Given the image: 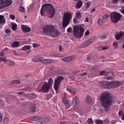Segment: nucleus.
Here are the masks:
<instances>
[{"instance_id": "f257e3e1", "label": "nucleus", "mask_w": 124, "mask_h": 124, "mask_svg": "<svg viewBox=\"0 0 124 124\" xmlns=\"http://www.w3.org/2000/svg\"><path fill=\"white\" fill-rule=\"evenodd\" d=\"M101 105L104 108L105 111H107L109 107L111 106L113 101L112 95L108 93H102L100 96Z\"/></svg>"}, {"instance_id": "f03ea898", "label": "nucleus", "mask_w": 124, "mask_h": 124, "mask_svg": "<svg viewBox=\"0 0 124 124\" xmlns=\"http://www.w3.org/2000/svg\"><path fill=\"white\" fill-rule=\"evenodd\" d=\"M46 12H48V17L51 18L53 17L55 13V9L52 4H44L42 6L40 10L41 16L44 15V13Z\"/></svg>"}, {"instance_id": "7ed1b4c3", "label": "nucleus", "mask_w": 124, "mask_h": 124, "mask_svg": "<svg viewBox=\"0 0 124 124\" xmlns=\"http://www.w3.org/2000/svg\"><path fill=\"white\" fill-rule=\"evenodd\" d=\"M43 31L44 34L52 37H56L59 34V31L53 25L45 26L43 28Z\"/></svg>"}, {"instance_id": "20e7f679", "label": "nucleus", "mask_w": 124, "mask_h": 124, "mask_svg": "<svg viewBox=\"0 0 124 124\" xmlns=\"http://www.w3.org/2000/svg\"><path fill=\"white\" fill-rule=\"evenodd\" d=\"M84 32V29L82 26L79 27L76 26L74 27V35L77 38H81Z\"/></svg>"}, {"instance_id": "39448f33", "label": "nucleus", "mask_w": 124, "mask_h": 124, "mask_svg": "<svg viewBox=\"0 0 124 124\" xmlns=\"http://www.w3.org/2000/svg\"><path fill=\"white\" fill-rule=\"evenodd\" d=\"M39 120L38 124H46L50 121V118L48 117L36 116H34V121Z\"/></svg>"}, {"instance_id": "423d86ee", "label": "nucleus", "mask_w": 124, "mask_h": 124, "mask_svg": "<svg viewBox=\"0 0 124 124\" xmlns=\"http://www.w3.org/2000/svg\"><path fill=\"white\" fill-rule=\"evenodd\" d=\"M71 14L70 13H65L64 14L63 18L62 25L63 28H65L69 24L71 18Z\"/></svg>"}, {"instance_id": "0eeeda50", "label": "nucleus", "mask_w": 124, "mask_h": 124, "mask_svg": "<svg viewBox=\"0 0 124 124\" xmlns=\"http://www.w3.org/2000/svg\"><path fill=\"white\" fill-rule=\"evenodd\" d=\"M0 61L4 62L7 61V64L10 66H13L15 64L14 61L7 60L4 54V51H2L0 53Z\"/></svg>"}, {"instance_id": "6e6552de", "label": "nucleus", "mask_w": 124, "mask_h": 124, "mask_svg": "<svg viewBox=\"0 0 124 124\" xmlns=\"http://www.w3.org/2000/svg\"><path fill=\"white\" fill-rule=\"evenodd\" d=\"M121 15L120 14L114 12L111 14L110 20L113 22L116 23L121 19Z\"/></svg>"}, {"instance_id": "1a4fd4ad", "label": "nucleus", "mask_w": 124, "mask_h": 124, "mask_svg": "<svg viewBox=\"0 0 124 124\" xmlns=\"http://www.w3.org/2000/svg\"><path fill=\"white\" fill-rule=\"evenodd\" d=\"M63 79H64V78L63 77L60 76L57 77L55 79V83L54 84V88L55 90H58L60 83Z\"/></svg>"}, {"instance_id": "9d476101", "label": "nucleus", "mask_w": 124, "mask_h": 124, "mask_svg": "<svg viewBox=\"0 0 124 124\" xmlns=\"http://www.w3.org/2000/svg\"><path fill=\"white\" fill-rule=\"evenodd\" d=\"M50 85L46 82L42 86L41 89H40V86L38 87L37 90L39 92L46 93L48 92L50 88Z\"/></svg>"}, {"instance_id": "9b49d317", "label": "nucleus", "mask_w": 124, "mask_h": 124, "mask_svg": "<svg viewBox=\"0 0 124 124\" xmlns=\"http://www.w3.org/2000/svg\"><path fill=\"white\" fill-rule=\"evenodd\" d=\"M32 60L34 62L42 61L43 62L45 63L52 62L53 61L51 59H43V57H35Z\"/></svg>"}, {"instance_id": "f8f14e48", "label": "nucleus", "mask_w": 124, "mask_h": 124, "mask_svg": "<svg viewBox=\"0 0 124 124\" xmlns=\"http://www.w3.org/2000/svg\"><path fill=\"white\" fill-rule=\"evenodd\" d=\"M0 1L1 2V4L3 8L10 5L12 3L11 0H1Z\"/></svg>"}, {"instance_id": "ddd939ff", "label": "nucleus", "mask_w": 124, "mask_h": 124, "mask_svg": "<svg viewBox=\"0 0 124 124\" xmlns=\"http://www.w3.org/2000/svg\"><path fill=\"white\" fill-rule=\"evenodd\" d=\"M109 84L110 88L119 86L120 85V83L118 81H113L110 82Z\"/></svg>"}, {"instance_id": "4468645a", "label": "nucleus", "mask_w": 124, "mask_h": 124, "mask_svg": "<svg viewBox=\"0 0 124 124\" xmlns=\"http://www.w3.org/2000/svg\"><path fill=\"white\" fill-rule=\"evenodd\" d=\"M110 82L105 81L102 82L101 84V86L103 88H110L109 85Z\"/></svg>"}, {"instance_id": "2eb2a0df", "label": "nucleus", "mask_w": 124, "mask_h": 124, "mask_svg": "<svg viewBox=\"0 0 124 124\" xmlns=\"http://www.w3.org/2000/svg\"><path fill=\"white\" fill-rule=\"evenodd\" d=\"M22 29L24 32H29L31 30V29L29 27L25 25H22Z\"/></svg>"}, {"instance_id": "dca6fc26", "label": "nucleus", "mask_w": 124, "mask_h": 124, "mask_svg": "<svg viewBox=\"0 0 124 124\" xmlns=\"http://www.w3.org/2000/svg\"><path fill=\"white\" fill-rule=\"evenodd\" d=\"M63 101L67 108H68L70 107V101L69 100H63Z\"/></svg>"}, {"instance_id": "f3484780", "label": "nucleus", "mask_w": 124, "mask_h": 124, "mask_svg": "<svg viewBox=\"0 0 124 124\" xmlns=\"http://www.w3.org/2000/svg\"><path fill=\"white\" fill-rule=\"evenodd\" d=\"M36 108V105L35 104L31 105L30 108V112L32 113H34L36 112L35 110Z\"/></svg>"}, {"instance_id": "a211bd4d", "label": "nucleus", "mask_w": 124, "mask_h": 124, "mask_svg": "<svg viewBox=\"0 0 124 124\" xmlns=\"http://www.w3.org/2000/svg\"><path fill=\"white\" fill-rule=\"evenodd\" d=\"M67 89L68 91L69 92L71 93H74L75 94L77 92L76 89L68 87L67 88Z\"/></svg>"}, {"instance_id": "6ab92c4d", "label": "nucleus", "mask_w": 124, "mask_h": 124, "mask_svg": "<svg viewBox=\"0 0 124 124\" xmlns=\"http://www.w3.org/2000/svg\"><path fill=\"white\" fill-rule=\"evenodd\" d=\"M5 18H4V16L0 15V24L2 23H5Z\"/></svg>"}, {"instance_id": "aec40b11", "label": "nucleus", "mask_w": 124, "mask_h": 124, "mask_svg": "<svg viewBox=\"0 0 124 124\" xmlns=\"http://www.w3.org/2000/svg\"><path fill=\"white\" fill-rule=\"evenodd\" d=\"M90 44L89 42L88 41H87L85 42L81 45V47H82L83 48L85 47H86L88 46Z\"/></svg>"}, {"instance_id": "412c9836", "label": "nucleus", "mask_w": 124, "mask_h": 124, "mask_svg": "<svg viewBox=\"0 0 124 124\" xmlns=\"http://www.w3.org/2000/svg\"><path fill=\"white\" fill-rule=\"evenodd\" d=\"M82 5V3L81 0L79 1L76 4V7L77 8H80Z\"/></svg>"}, {"instance_id": "4be33fe9", "label": "nucleus", "mask_w": 124, "mask_h": 124, "mask_svg": "<svg viewBox=\"0 0 124 124\" xmlns=\"http://www.w3.org/2000/svg\"><path fill=\"white\" fill-rule=\"evenodd\" d=\"M20 45V43L19 42L15 41L13 42L12 44V47H17Z\"/></svg>"}, {"instance_id": "5701e85b", "label": "nucleus", "mask_w": 124, "mask_h": 124, "mask_svg": "<svg viewBox=\"0 0 124 124\" xmlns=\"http://www.w3.org/2000/svg\"><path fill=\"white\" fill-rule=\"evenodd\" d=\"M123 33L122 32H121L119 34L116 35L115 36L116 39L117 40L119 39L120 38L123 36Z\"/></svg>"}, {"instance_id": "b1692460", "label": "nucleus", "mask_w": 124, "mask_h": 124, "mask_svg": "<svg viewBox=\"0 0 124 124\" xmlns=\"http://www.w3.org/2000/svg\"><path fill=\"white\" fill-rule=\"evenodd\" d=\"M108 74H109L108 72L105 71L104 70L100 72V75H101L107 76Z\"/></svg>"}, {"instance_id": "393cba45", "label": "nucleus", "mask_w": 124, "mask_h": 124, "mask_svg": "<svg viewBox=\"0 0 124 124\" xmlns=\"http://www.w3.org/2000/svg\"><path fill=\"white\" fill-rule=\"evenodd\" d=\"M30 49L31 47L29 46L26 45L23 47L22 48V50L23 51H24L26 50H29Z\"/></svg>"}, {"instance_id": "a878e982", "label": "nucleus", "mask_w": 124, "mask_h": 124, "mask_svg": "<svg viewBox=\"0 0 124 124\" xmlns=\"http://www.w3.org/2000/svg\"><path fill=\"white\" fill-rule=\"evenodd\" d=\"M86 101L88 103H89L92 101V99L91 97L89 95H87L86 98Z\"/></svg>"}, {"instance_id": "bb28decb", "label": "nucleus", "mask_w": 124, "mask_h": 124, "mask_svg": "<svg viewBox=\"0 0 124 124\" xmlns=\"http://www.w3.org/2000/svg\"><path fill=\"white\" fill-rule=\"evenodd\" d=\"M17 25L16 23L13 24L11 26V28L13 31H15L17 30Z\"/></svg>"}, {"instance_id": "cd10ccee", "label": "nucleus", "mask_w": 124, "mask_h": 124, "mask_svg": "<svg viewBox=\"0 0 124 124\" xmlns=\"http://www.w3.org/2000/svg\"><path fill=\"white\" fill-rule=\"evenodd\" d=\"M73 101H75V103L76 104H78L79 100L78 98V96H76L75 98H73Z\"/></svg>"}, {"instance_id": "c85d7f7f", "label": "nucleus", "mask_w": 124, "mask_h": 124, "mask_svg": "<svg viewBox=\"0 0 124 124\" xmlns=\"http://www.w3.org/2000/svg\"><path fill=\"white\" fill-rule=\"evenodd\" d=\"M76 18L79 19L81 18V15L80 12H77L76 13Z\"/></svg>"}, {"instance_id": "c756f323", "label": "nucleus", "mask_w": 124, "mask_h": 124, "mask_svg": "<svg viewBox=\"0 0 124 124\" xmlns=\"http://www.w3.org/2000/svg\"><path fill=\"white\" fill-rule=\"evenodd\" d=\"M95 40V38L92 37L88 41L91 44L92 42H93Z\"/></svg>"}, {"instance_id": "7c9ffc66", "label": "nucleus", "mask_w": 124, "mask_h": 124, "mask_svg": "<svg viewBox=\"0 0 124 124\" xmlns=\"http://www.w3.org/2000/svg\"><path fill=\"white\" fill-rule=\"evenodd\" d=\"M96 124H102L103 121L102 120H96Z\"/></svg>"}, {"instance_id": "2f4dec72", "label": "nucleus", "mask_w": 124, "mask_h": 124, "mask_svg": "<svg viewBox=\"0 0 124 124\" xmlns=\"http://www.w3.org/2000/svg\"><path fill=\"white\" fill-rule=\"evenodd\" d=\"M53 80L51 78H50L48 80V85H52L53 83Z\"/></svg>"}, {"instance_id": "473e14b6", "label": "nucleus", "mask_w": 124, "mask_h": 124, "mask_svg": "<svg viewBox=\"0 0 124 124\" xmlns=\"http://www.w3.org/2000/svg\"><path fill=\"white\" fill-rule=\"evenodd\" d=\"M98 24L100 25H101L103 24V21L102 19L100 18L99 19L98 21Z\"/></svg>"}, {"instance_id": "72a5a7b5", "label": "nucleus", "mask_w": 124, "mask_h": 124, "mask_svg": "<svg viewBox=\"0 0 124 124\" xmlns=\"http://www.w3.org/2000/svg\"><path fill=\"white\" fill-rule=\"evenodd\" d=\"M88 124H93V122L91 118H90L88 120Z\"/></svg>"}, {"instance_id": "f704fd0d", "label": "nucleus", "mask_w": 124, "mask_h": 124, "mask_svg": "<svg viewBox=\"0 0 124 124\" xmlns=\"http://www.w3.org/2000/svg\"><path fill=\"white\" fill-rule=\"evenodd\" d=\"M106 36L105 35H104L101 36L100 38V39H106Z\"/></svg>"}, {"instance_id": "c9c22d12", "label": "nucleus", "mask_w": 124, "mask_h": 124, "mask_svg": "<svg viewBox=\"0 0 124 124\" xmlns=\"http://www.w3.org/2000/svg\"><path fill=\"white\" fill-rule=\"evenodd\" d=\"M20 9L19 10L22 12L24 11L25 10L24 8L23 7L20 6Z\"/></svg>"}, {"instance_id": "e433bc0d", "label": "nucleus", "mask_w": 124, "mask_h": 124, "mask_svg": "<svg viewBox=\"0 0 124 124\" xmlns=\"http://www.w3.org/2000/svg\"><path fill=\"white\" fill-rule=\"evenodd\" d=\"M90 2H88L86 3V5L87 8H88L90 6Z\"/></svg>"}, {"instance_id": "4c0bfd02", "label": "nucleus", "mask_w": 124, "mask_h": 124, "mask_svg": "<svg viewBox=\"0 0 124 124\" xmlns=\"http://www.w3.org/2000/svg\"><path fill=\"white\" fill-rule=\"evenodd\" d=\"M20 82L18 80H16L13 81L12 83L13 84L15 83H20Z\"/></svg>"}, {"instance_id": "58836bf2", "label": "nucleus", "mask_w": 124, "mask_h": 124, "mask_svg": "<svg viewBox=\"0 0 124 124\" xmlns=\"http://www.w3.org/2000/svg\"><path fill=\"white\" fill-rule=\"evenodd\" d=\"M4 122L5 124H7L8 122V118H6L4 119Z\"/></svg>"}, {"instance_id": "ea45409f", "label": "nucleus", "mask_w": 124, "mask_h": 124, "mask_svg": "<svg viewBox=\"0 0 124 124\" xmlns=\"http://www.w3.org/2000/svg\"><path fill=\"white\" fill-rule=\"evenodd\" d=\"M34 95H35L34 94H30V97L31 99H34L35 98V97L34 96Z\"/></svg>"}, {"instance_id": "a19ab883", "label": "nucleus", "mask_w": 124, "mask_h": 124, "mask_svg": "<svg viewBox=\"0 0 124 124\" xmlns=\"http://www.w3.org/2000/svg\"><path fill=\"white\" fill-rule=\"evenodd\" d=\"M113 45L115 47H117L118 46V44L116 42H114L113 43Z\"/></svg>"}, {"instance_id": "79ce46f5", "label": "nucleus", "mask_w": 124, "mask_h": 124, "mask_svg": "<svg viewBox=\"0 0 124 124\" xmlns=\"http://www.w3.org/2000/svg\"><path fill=\"white\" fill-rule=\"evenodd\" d=\"M108 14H105L103 16V18L104 19H106L108 17Z\"/></svg>"}, {"instance_id": "37998d69", "label": "nucleus", "mask_w": 124, "mask_h": 124, "mask_svg": "<svg viewBox=\"0 0 124 124\" xmlns=\"http://www.w3.org/2000/svg\"><path fill=\"white\" fill-rule=\"evenodd\" d=\"M67 58V61H71L72 60V57H69Z\"/></svg>"}, {"instance_id": "c03bdc74", "label": "nucleus", "mask_w": 124, "mask_h": 124, "mask_svg": "<svg viewBox=\"0 0 124 124\" xmlns=\"http://www.w3.org/2000/svg\"><path fill=\"white\" fill-rule=\"evenodd\" d=\"M10 17L12 20H14L15 18V16L12 15H11L10 16Z\"/></svg>"}, {"instance_id": "a18cd8bd", "label": "nucleus", "mask_w": 124, "mask_h": 124, "mask_svg": "<svg viewBox=\"0 0 124 124\" xmlns=\"http://www.w3.org/2000/svg\"><path fill=\"white\" fill-rule=\"evenodd\" d=\"M33 47L35 48L39 46V45L38 44L35 43L33 44Z\"/></svg>"}, {"instance_id": "49530a36", "label": "nucleus", "mask_w": 124, "mask_h": 124, "mask_svg": "<svg viewBox=\"0 0 124 124\" xmlns=\"http://www.w3.org/2000/svg\"><path fill=\"white\" fill-rule=\"evenodd\" d=\"M74 23H78L77 21V19L76 18H75L73 19Z\"/></svg>"}, {"instance_id": "de8ad7c7", "label": "nucleus", "mask_w": 124, "mask_h": 124, "mask_svg": "<svg viewBox=\"0 0 124 124\" xmlns=\"http://www.w3.org/2000/svg\"><path fill=\"white\" fill-rule=\"evenodd\" d=\"M2 118V114L1 113H0V122H1Z\"/></svg>"}, {"instance_id": "09e8293b", "label": "nucleus", "mask_w": 124, "mask_h": 124, "mask_svg": "<svg viewBox=\"0 0 124 124\" xmlns=\"http://www.w3.org/2000/svg\"><path fill=\"white\" fill-rule=\"evenodd\" d=\"M67 31L68 32H71L72 31V29L71 27H69Z\"/></svg>"}, {"instance_id": "8fccbe9b", "label": "nucleus", "mask_w": 124, "mask_h": 124, "mask_svg": "<svg viewBox=\"0 0 124 124\" xmlns=\"http://www.w3.org/2000/svg\"><path fill=\"white\" fill-rule=\"evenodd\" d=\"M29 119L31 120L34 121V116L30 117Z\"/></svg>"}, {"instance_id": "3c124183", "label": "nucleus", "mask_w": 124, "mask_h": 124, "mask_svg": "<svg viewBox=\"0 0 124 124\" xmlns=\"http://www.w3.org/2000/svg\"><path fill=\"white\" fill-rule=\"evenodd\" d=\"M113 78V77H107L106 78V79H107L109 80H112Z\"/></svg>"}, {"instance_id": "603ef678", "label": "nucleus", "mask_w": 124, "mask_h": 124, "mask_svg": "<svg viewBox=\"0 0 124 124\" xmlns=\"http://www.w3.org/2000/svg\"><path fill=\"white\" fill-rule=\"evenodd\" d=\"M87 74V73L86 72H84L83 73H82L81 74V76L82 77H84Z\"/></svg>"}, {"instance_id": "864d4df0", "label": "nucleus", "mask_w": 124, "mask_h": 124, "mask_svg": "<svg viewBox=\"0 0 124 124\" xmlns=\"http://www.w3.org/2000/svg\"><path fill=\"white\" fill-rule=\"evenodd\" d=\"M123 111H120L119 112V116H121L123 114Z\"/></svg>"}, {"instance_id": "5fc2aeb1", "label": "nucleus", "mask_w": 124, "mask_h": 124, "mask_svg": "<svg viewBox=\"0 0 124 124\" xmlns=\"http://www.w3.org/2000/svg\"><path fill=\"white\" fill-rule=\"evenodd\" d=\"M60 124H68V123L66 122H61Z\"/></svg>"}, {"instance_id": "6e6d98bb", "label": "nucleus", "mask_w": 124, "mask_h": 124, "mask_svg": "<svg viewBox=\"0 0 124 124\" xmlns=\"http://www.w3.org/2000/svg\"><path fill=\"white\" fill-rule=\"evenodd\" d=\"M10 31V30L9 29H6L5 31V32L6 33H8Z\"/></svg>"}, {"instance_id": "4d7b16f0", "label": "nucleus", "mask_w": 124, "mask_h": 124, "mask_svg": "<svg viewBox=\"0 0 124 124\" xmlns=\"http://www.w3.org/2000/svg\"><path fill=\"white\" fill-rule=\"evenodd\" d=\"M89 32L88 31H87L85 32V34L87 36L89 34Z\"/></svg>"}, {"instance_id": "13d9d810", "label": "nucleus", "mask_w": 124, "mask_h": 124, "mask_svg": "<svg viewBox=\"0 0 124 124\" xmlns=\"http://www.w3.org/2000/svg\"><path fill=\"white\" fill-rule=\"evenodd\" d=\"M118 1V0H112V2L114 3H116Z\"/></svg>"}, {"instance_id": "bf43d9fd", "label": "nucleus", "mask_w": 124, "mask_h": 124, "mask_svg": "<svg viewBox=\"0 0 124 124\" xmlns=\"http://www.w3.org/2000/svg\"><path fill=\"white\" fill-rule=\"evenodd\" d=\"M62 60L64 61H67V58H65L63 59Z\"/></svg>"}, {"instance_id": "052dcab7", "label": "nucleus", "mask_w": 124, "mask_h": 124, "mask_svg": "<svg viewBox=\"0 0 124 124\" xmlns=\"http://www.w3.org/2000/svg\"><path fill=\"white\" fill-rule=\"evenodd\" d=\"M62 47L61 45L59 47V50L61 51L62 50Z\"/></svg>"}, {"instance_id": "680f3d73", "label": "nucleus", "mask_w": 124, "mask_h": 124, "mask_svg": "<svg viewBox=\"0 0 124 124\" xmlns=\"http://www.w3.org/2000/svg\"><path fill=\"white\" fill-rule=\"evenodd\" d=\"M75 77V76L74 75L73 76H70V78L71 79H73Z\"/></svg>"}, {"instance_id": "e2e57ef3", "label": "nucleus", "mask_w": 124, "mask_h": 124, "mask_svg": "<svg viewBox=\"0 0 124 124\" xmlns=\"http://www.w3.org/2000/svg\"><path fill=\"white\" fill-rule=\"evenodd\" d=\"M107 49L106 47H105L102 48V49L103 50H105Z\"/></svg>"}, {"instance_id": "0e129e2a", "label": "nucleus", "mask_w": 124, "mask_h": 124, "mask_svg": "<svg viewBox=\"0 0 124 124\" xmlns=\"http://www.w3.org/2000/svg\"><path fill=\"white\" fill-rule=\"evenodd\" d=\"M34 6V4H32L30 6V8H33Z\"/></svg>"}, {"instance_id": "69168bd1", "label": "nucleus", "mask_w": 124, "mask_h": 124, "mask_svg": "<svg viewBox=\"0 0 124 124\" xmlns=\"http://www.w3.org/2000/svg\"><path fill=\"white\" fill-rule=\"evenodd\" d=\"M121 12L124 14V9H121Z\"/></svg>"}, {"instance_id": "338daca9", "label": "nucleus", "mask_w": 124, "mask_h": 124, "mask_svg": "<svg viewBox=\"0 0 124 124\" xmlns=\"http://www.w3.org/2000/svg\"><path fill=\"white\" fill-rule=\"evenodd\" d=\"M23 93H24V92H19L18 93V94H23Z\"/></svg>"}, {"instance_id": "774afa93", "label": "nucleus", "mask_w": 124, "mask_h": 124, "mask_svg": "<svg viewBox=\"0 0 124 124\" xmlns=\"http://www.w3.org/2000/svg\"><path fill=\"white\" fill-rule=\"evenodd\" d=\"M122 119L124 121V115L122 116Z\"/></svg>"}]
</instances>
